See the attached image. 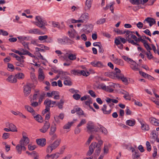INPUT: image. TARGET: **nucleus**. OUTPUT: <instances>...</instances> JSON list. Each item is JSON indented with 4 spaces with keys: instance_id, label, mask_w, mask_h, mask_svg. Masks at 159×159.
Returning <instances> with one entry per match:
<instances>
[{
    "instance_id": "nucleus-42",
    "label": "nucleus",
    "mask_w": 159,
    "mask_h": 159,
    "mask_svg": "<svg viewBox=\"0 0 159 159\" xmlns=\"http://www.w3.org/2000/svg\"><path fill=\"white\" fill-rule=\"evenodd\" d=\"M20 56L21 55H26L27 54L28 51L26 49H24L22 48L20 49Z\"/></svg>"
},
{
    "instance_id": "nucleus-20",
    "label": "nucleus",
    "mask_w": 159,
    "mask_h": 159,
    "mask_svg": "<svg viewBox=\"0 0 159 159\" xmlns=\"http://www.w3.org/2000/svg\"><path fill=\"white\" fill-rule=\"evenodd\" d=\"M8 127L11 131L12 132H17V128L16 126L12 123H8Z\"/></svg>"
},
{
    "instance_id": "nucleus-44",
    "label": "nucleus",
    "mask_w": 159,
    "mask_h": 159,
    "mask_svg": "<svg viewBox=\"0 0 159 159\" xmlns=\"http://www.w3.org/2000/svg\"><path fill=\"white\" fill-rule=\"evenodd\" d=\"M32 155H33L34 159H38L39 158V155L35 151H33L32 152Z\"/></svg>"
},
{
    "instance_id": "nucleus-41",
    "label": "nucleus",
    "mask_w": 159,
    "mask_h": 159,
    "mask_svg": "<svg viewBox=\"0 0 159 159\" xmlns=\"http://www.w3.org/2000/svg\"><path fill=\"white\" fill-rule=\"evenodd\" d=\"M123 94H124V97L126 99H128L129 100H130V98L128 93L125 92V93H123Z\"/></svg>"
},
{
    "instance_id": "nucleus-48",
    "label": "nucleus",
    "mask_w": 159,
    "mask_h": 159,
    "mask_svg": "<svg viewBox=\"0 0 159 159\" xmlns=\"http://www.w3.org/2000/svg\"><path fill=\"white\" fill-rule=\"evenodd\" d=\"M10 136V134L7 133H4L3 134L2 136V138L4 139H6L8 138Z\"/></svg>"
},
{
    "instance_id": "nucleus-14",
    "label": "nucleus",
    "mask_w": 159,
    "mask_h": 159,
    "mask_svg": "<svg viewBox=\"0 0 159 159\" xmlns=\"http://www.w3.org/2000/svg\"><path fill=\"white\" fill-rule=\"evenodd\" d=\"M130 64L131 65V68L134 71H137L139 70V69L138 67V64H137L134 61H131Z\"/></svg>"
},
{
    "instance_id": "nucleus-45",
    "label": "nucleus",
    "mask_w": 159,
    "mask_h": 159,
    "mask_svg": "<svg viewBox=\"0 0 159 159\" xmlns=\"http://www.w3.org/2000/svg\"><path fill=\"white\" fill-rule=\"evenodd\" d=\"M8 68L9 70L11 71H13L15 69V68L13 65L10 63H8Z\"/></svg>"
},
{
    "instance_id": "nucleus-18",
    "label": "nucleus",
    "mask_w": 159,
    "mask_h": 159,
    "mask_svg": "<svg viewBox=\"0 0 159 159\" xmlns=\"http://www.w3.org/2000/svg\"><path fill=\"white\" fill-rule=\"evenodd\" d=\"M150 122L153 125L155 126H159V120H157L153 117H151L149 118Z\"/></svg>"
},
{
    "instance_id": "nucleus-26",
    "label": "nucleus",
    "mask_w": 159,
    "mask_h": 159,
    "mask_svg": "<svg viewBox=\"0 0 159 159\" xmlns=\"http://www.w3.org/2000/svg\"><path fill=\"white\" fill-rule=\"evenodd\" d=\"M91 6V2L90 0H87L85 2V10L86 11L89 10Z\"/></svg>"
},
{
    "instance_id": "nucleus-9",
    "label": "nucleus",
    "mask_w": 159,
    "mask_h": 159,
    "mask_svg": "<svg viewBox=\"0 0 159 159\" xmlns=\"http://www.w3.org/2000/svg\"><path fill=\"white\" fill-rule=\"evenodd\" d=\"M50 126V124L48 121H46L44 126L43 127L39 129L40 131L43 133H46L49 128Z\"/></svg>"
},
{
    "instance_id": "nucleus-62",
    "label": "nucleus",
    "mask_w": 159,
    "mask_h": 159,
    "mask_svg": "<svg viewBox=\"0 0 159 159\" xmlns=\"http://www.w3.org/2000/svg\"><path fill=\"white\" fill-rule=\"evenodd\" d=\"M157 149L156 147H154V152L152 154V156L153 157H155L157 155Z\"/></svg>"
},
{
    "instance_id": "nucleus-13",
    "label": "nucleus",
    "mask_w": 159,
    "mask_h": 159,
    "mask_svg": "<svg viewBox=\"0 0 159 159\" xmlns=\"http://www.w3.org/2000/svg\"><path fill=\"white\" fill-rule=\"evenodd\" d=\"M92 65L94 67H103L104 66V65L102 62L99 61H94L91 63Z\"/></svg>"
},
{
    "instance_id": "nucleus-29",
    "label": "nucleus",
    "mask_w": 159,
    "mask_h": 159,
    "mask_svg": "<svg viewBox=\"0 0 159 159\" xmlns=\"http://www.w3.org/2000/svg\"><path fill=\"white\" fill-rule=\"evenodd\" d=\"M16 79L21 80L23 79L25 77L24 75L22 73H18L15 75Z\"/></svg>"
},
{
    "instance_id": "nucleus-52",
    "label": "nucleus",
    "mask_w": 159,
    "mask_h": 159,
    "mask_svg": "<svg viewBox=\"0 0 159 159\" xmlns=\"http://www.w3.org/2000/svg\"><path fill=\"white\" fill-rule=\"evenodd\" d=\"M45 93H43L42 94H41L40 97L39 98V102L40 104L42 101L43 99L44 98L45 96Z\"/></svg>"
},
{
    "instance_id": "nucleus-53",
    "label": "nucleus",
    "mask_w": 159,
    "mask_h": 159,
    "mask_svg": "<svg viewBox=\"0 0 159 159\" xmlns=\"http://www.w3.org/2000/svg\"><path fill=\"white\" fill-rule=\"evenodd\" d=\"M146 54L147 55L148 58L149 59H151L153 57L150 51H148V52H146Z\"/></svg>"
},
{
    "instance_id": "nucleus-59",
    "label": "nucleus",
    "mask_w": 159,
    "mask_h": 159,
    "mask_svg": "<svg viewBox=\"0 0 159 159\" xmlns=\"http://www.w3.org/2000/svg\"><path fill=\"white\" fill-rule=\"evenodd\" d=\"M30 102H31V105L33 107H35L38 105V102H34L32 99L31 100Z\"/></svg>"
},
{
    "instance_id": "nucleus-21",
    "label": "nucleus",
    "mask_w": 159,
    "mask_h": 159,
    "mask_svg": "<svg viewBox=\"0 0 159 159\" xmlns=\"http://www.w3.org/2000/svg\"><path fill=\"white\" fill-rule=\"evenodd\" d=\"M140 124L141 125V128L142 130L146 131L149 130V126L147 124L145 123H144L142 122H141Z\"/></svg>"
},
{
    "instance_id": "nucleus-40",
    "label": "nucleus",
    "mask_w": 159,
    "mask_h": 159,
    "mask_svg": "<svg viewBox=\"0 0 159 159\" xmlns=\"http://www.w3.org/2000/svg\"><path fill=\"white\" fill-rule=\"evenodd\" d=\"M89 75V73L88 71H86L85 70H80V75H83L86 76H87Z\"/></svg>"
},
{
    "instance_id": "nucleus-32",
    "label": "nucleus",
    "mask_w": 159,
    "mask_h": 159,
    "mask_svg": "<svg viewBox=\"0 0 159 159\" xmlns=\"http://www.w3.org/2000/svg\"><path fill=\"white\" fill-rule=\"evenodd\" d=\"M60 154L58 152H56L51 155V158L52 159H57L60 157Z\"/></svg>"
},
{
    "instance_id": "nucleus-10",
    "label": "nucleus",
    "mask_w": 159,
    "mask_h": 159,
    "mask_svg": "<svg viewBox=\"0 0 159 159\" xmlns=\"http://www.w3.org/2000/svg\"><path fill=\"white\" fill-rule=\"evenodd\" d=\"M16 149L18 153L20 154L21 153L22 150L25 151L26 150V148L25 146L19 143V144L16 145Z\"/></svg>"
},
{
    "instance_id": "nucleus-34",
    "label": "nucleus",
    "mask_w": 159,
    "mask_h": 159,
    "mask_svg": "<svg viewBox=\"0 0 159 159\" xmlns=\"http://www.w3.org/2000/svg\"><path fill=\"white\" fill-rule=\"evenodd\" d=\"M118 78L121 80L125 84L127 85L128 84V80L127 78L126 77H125L123 75Z\"/></svg>"
},
{
    "instance_id": "nucleus-4",
    "label": "nucleus",
    "mask_w": 159,
    "mask_h": 159,
    "mask_svg": "<svg viewBox=\"0 0 159 159\" xmlns=\"http://www.w3.org/2000/svg\"><path fill=\"white\" fill-rule=\"evenodd\" d=\"M89 19V15L88 13H84L81 14L80 17V23H86Z\"/></svg>"
},
{
    "instance_id": "nucleus-51",
    "label": "nucleus",
    "mask_w": 159,
    "mask_h": 159,
    "mask_svg": "<svg viewBox=\"0 0 159 159\" xmlns=\"http://www.w3.org/2000/svg\"><path fill=\"white\" fill-rule=\"evenodd\" d=\"M80 95L77 93L73 95V98L76 100H79L80 98Z\"/></svg>"
},
{
    "instance_id": "nucleus-7",
    "label": "nucleus",
    "mask_w": 159,
    "mask_h": 159,
    "mask_svg": "<svg viewBox=\"0 0 159 159\" xmlns=\"http://www.w3.org/2000/svg\"><path fill=\"white\" fill-rule=\"evenodd\" d=\"M96 145V142H93L89 146V150L86 154L87 156H90L93 153L94 149L95 148Z\"/></svg>"
},
{
    "instance_id": "nucleus-54",
    "label": "nucleus",
    "mask_w": 159,
    "mask_h": 159,
    "mask_svg": "<svg viewBox=\"0 0 159 159\" xmlns=\"http://www.w3.org/2000/svg\"><path fill=\"white\" fill-rule=\"evenodd\" d=\"M36 147L35 145H32L31 144H29L28 145V148L30 151H32L34 150Z\"/></svg>"
},
{
    "instance_id": "nucleus-38",
    "label": "nucleus",
    "mask_w": 159,
    "mask_h": 159,
    "mask_svg": "<svg viewBox=\"0 0 159 159\" xmlns=\"http://www.w3.org/2000/svg\"><path fill=\"white\" fill-rule=\"evenodd\" d=\"M132 38L134 39L136 41H138V38L134 35L133 34H130L127 36L128 39H131Z\"/></svg>"
},
{
    "instance_id": "nucleus-64",
    "label": "nucleus",
    "mask_w": 159,
    "mask_h": 159,
    "mask_svg": "<svg viewBox=\"0 0 159 159\" xmlns=\"http://www.w3.org/2000/svg\"><path fill=\"white\" fill-rule=\"evenodd\" d=\"M105 91L109 92H111L113 91V89H112L110 88L108 86H106Z\"/></svg>"
},
{
    "instance_id": "nucleus-46",
    "label": "nucleus",
    "mask_w": 159,
    "mask_h": 159,
    "mask_svg": "<svg viewBox=\"0 0 159 159\" xmlns=\"http://www.w3.org/2000/svg\"><path fill=\"white\" fill-rule=\"evenodd\" d=\"M48 36L45 35L44 36H40L39 37V39L40 41H43L48 39Z\"/></svg>"
},
{
    "instance_id": "nucleus-17",
    "label": "nucleus",
    "mask_w": 159,
    "mask_h": 159,
    "mask_svg": "<svg viewBox=\"0 0 159 159\" xmlns=\"http://www.w3.org/2000/svg\"><path fill=\"white\" fill-rule=\"evenodd\" d=\"M45 77L43 71L42 69H39V75L38 79L40 81H43Z\"/></svg>"
},
{
    "instance_id": "nucleus-11",
    "label": "nucleus",
    "mask_w": 159,
    "mask_h": 159,
    "mask_svg": "<svg viewBox=\"0 0 159 159\" xmlns=\"http://www.w3.org/2000/svg\"><path fill=\"white\" fill-rule=\"evenodd\" d=\"M6 80L11 83H16L17 82V79H16L15 76L11 75L9 76L6 79Z\"/></svg>"
},
{
    "instance_id": "nucleus-3",
    "label": "nucleus",
    "mask_w": 159,
    "mask_h": 159,
    "mask_svg": "<svg viewBox=\"0 0 159 159\" xmlns=\"http://www.w3.org/2000/svg\"><path fill=\"white\" fill-rule=\"evenodd\" d=\"M22 138L20 140L19 143L24 146H26L29 142V139L26 136V133L25 132H22Z\"/></svg>"
},
{
    "instance_id": "nucleus-35",
    "label": "nucleus",
    "mask_w": 159,
    "mask_h": 159,
    "mask_svg": "<svg viewBox=\"0 0 159 159\" xmlns=\"http://www.w3.org/2000/svg\"><path fill=\"white\" fill-rule=\"evenodd\" d=\"M73 121L70 122H68L67 124L64 126L63 128L64 129H69L70 128L72 125L74 123Z\"/></svg>"
},
{
    "instance_id": "nucleus-58",
    "label": "nucleus",
    "mask_w": 159,
    "mask_h": 159,
    "mask_svg": "<svg viewBox=\"0 0 159 159\" xmlns=\"http://www.w3.org/2000/svg\"><path fill=\"white\" fill-rule=\"evenodd\" d=\"M77 113L79 115H83L84 114L83 111L80 108H77Z\"/></svg>"
},
{
    "instance_id": "nucleus-56",
    "label": "nucleus",
    "mask_w": 159,
    "mask_h": 159,
    "mask_svg": "<svg viewBox=\"0 0 159 159\" xmlns=\"http://www.w3.org/2000/svg\"><path fill=\"white\" fill-rule=\"evenodd\" d=\"M106 86L104 84H100L98 86V88L99 89H102L104 90H105Z\"/></svg>"
},
{
    "instance_id": "nucleus-61",
    "label": "nucleus",
    "mask_w": 159,
    "mask_h": 159,
    "mask_svg": "<svg viewBox=\"0 0 159 159\" xmlns=\"http://www.w3.org/2000/svg\"><path fill=\"white\" fill-rule=\"evenodd\" d=\"M24 62H21L20 61L17 62L16 63V66H20L21 67H23L25 66L24 64H23Z\"/></svg>"
},
{
    "instance_id": "nucleus-57",
    "label": "nucleus",
    "mask_w": 159,
    "mask_h": 159,
    "mask_svg": "<svg viewBox=\"0 0 159 159\" xmlns=\"http://www.w3.org/2000/svg\"><path fill=\"white\" fill-rule=\"evenodd\" d=\"M116 32L118 34H123L125 33V30L123 31L118 29L116 31Z\"/></svg>"
},
{
    "instance_id": "nucleus-2",
    "label": "nucleus",
    "mask_w": 159,
    "mask_h": 159,
    "mask_svg": "<svg viewBox=\"0 0 159 159\" xmlns=\"http://www.w3.org/2000/svg\"><path fill=\"white\" fill-rule=\"evenodd\" d=\"M60 142L61 139H57L52 143L50 144L47 148V152L49 153H51L53 150L56 149L59 146Z\"/></svg>"
},
{
    "instance_id": "nucleus-25",
    "label": "nucleus",
    "mask_w": 159,
    "mask_h": 159,
    "mask_svg": "<svg viewBox=\"0 0 159 159\" xmlns=\"http://www.w3.org/2000/svg\"><path fill=\"white\" fill-rule=\"evenodd\" d=\"M114 61L116 64L121 66H123L124 65L123 61L121 59L114 58Z\"/></svg>"
},
{
    "instance_id": "nucleus-63",
    "label": "nucleus",
    "mask_w": 159,
    "mask_h": 159,
    "mask_svg": "<svg viewBox=\"0 0 159 159\" xmlns=\"http://www.w3.org/2000/svg\"><path fill=\"white\" fill-rule=\"evenodd\" d=\"M89 93L92 97L95 98L96 96L95 93L92 90H89Z\"/></svg>"
},
{
    "instance_id": "nucleus-47",
    "label": "nucleus",
    "mask_w": 159,
    "mask_h": 159,
    "mask_svg": "<svg viewBox=\"0 0 159 159\" xmlns=\"http://www.w3.org/2000/svg\"><path fill=\"white\" fill-rule=\"evenodd\" d=\"M105 18H102L100 19L97 21V24H103L105 22Z\"/></svg>"
},
{
    "instance_id": "nucleus-49",
    "label": "nucleus",
    "mask_w": 159,
    "mask_h": 159,
    "mask_svg": "<svg viewBox=\"0 0 159 159\" xmlns=\"http://www.w3.org/2000/svg\"><path fill=\"white\" fill-rule=\"evenodd\" d=\"M122 58L126 61H127V62H129V63L131 61H132L133 60L131 59V58H128V57L125 56H122Z\"/></svg>"
},
{
    "instance_id": "nucleus-28",
    "label": "nucleus",
    "mask_w": 159,
    "mask_h": 159,
    "mask_svg": "<svg viewBox=\"0 0 159 159\" xmlns=\"http://www.w3.org/2000/svg\"><path fill=\"white\" fill-rule=\"evenodd\" d=\"M126 124L129 126H133L134 125L135 123V121L134 120H128L126 122Z\"/></svg>"
},
{
    "instance_id": "nucleus-31",
    "label": "nucleus",
    "mask_w": 159,
    "mask_h": 159,
    "mask_svg": "<svg viewBox=\"0 0 159 159\" xmlns=\"http://www.w3.org/2000/svg\"><path fill=\"white\" fill-rule=\"evenodd\" d=\"M64 102V101L63 99H61L59 102H57L56 104V106H58L59 109H61L63 108V105Z\"/></svg>"
},
{
    "instance_id": "nucleus-16",
    "label": "nucleus",
    "mask_w": 159,
    "mask_h": 159,
    "mask_svg": "<svg viewBox=\"0 0 159 159\" xmlns=\"http://www.w3.org/2000/svg\"><path fill=\"white\" fill-rule=\"evenodd\" d=\"M146 21L148 23H149L150 26H152L154 24H155L156 22L155 20L152 18L148 17L146 18L144 21Z\"/></svg>"
},
{
    "instance_id": "nucleus-37",
    "label": "nucleus",
    "mask_w": 159,
    "mask_h": 159,
    "mask_svg": "<svg viewBox=\"0 0 159 159\" xmlns=\"http://www.w3.org/2000/svg\"><path fill=\"white\" fill-rule=\"evenodd\" d=\"M25 108L27 111L30 113L34 112V110L31 107L28 105L25 106Z\"/></svg>"
},
{
    "instance_id": "nucleus-6",
    "label": "nucleus",
    "mask_w": 159,
    "mask_h": 159,
    "mask_svg": "<svg viewBox=\"0 0 159 159\" xmlns=\"http://www.w3.org/2000/svg\"><path fill=\"white\" fill-rule=\"evenodd\" d=\"M70 37L71 38H76V40H79L80 39V37L78 35L77 33L74 29H70L68 32Z\"/></svg>"
},
{
    "instance_id": "nucleus-30",
    "label": "nucleus",
    "mask_w": 159,
    "mask_h": 159,
    "mask_svg": "<svg viewBox=\"0 0 159 159\" xmlns=\"http://www.w3.org/2000/svg\"><path fill=\"white\" fill-rule=\"evenodd\" d=\"M114 70L115 71V75L117 78H118L122 75V74H121L120 70L117 68H115Z\"/></svg>"
},
{
    "instance_id": "nucleus-36",
    "label": "nucleus",
    "mask_w": 159,
    "mask_h": 159,
    "mask_svg": "<svg viewBox=\"0 0 159 159\" xmlns=\"http://www.w3.org/2000/svg\"><path fill=\"white\" fill-rule=\"evenodd\" d=\"M64 84L66 85L70 86L72 84V82L70 78L65 80L64 82Z\"/></svg>"
},
{
    "instance_id": "nucleus-22",
    "label": "nucleus",
    "mask_w": 159,
    "mask_h": 159,
    "mask_svg": "<svg viewBox=\"0 0 159 159\" xmlns=\"http://www.w3.org/2000/svg\"><path fill=\"white\" fill-rule=\"evenodd\" d=\"M44 104L46 105V107L49 108L50 107H53L52 102V100L49 99H46L44 102Z\"/></svg>"
},
{
    "instance_id": "nucleus-33",
    "label": "nucleus",
    "mask_w": 159,
    "mask_h": 159,
    "mask_svg": "<svg viewBox=\"0 0 159 159\" xmlns=\"http://www.w3.org/2000/svg\"><path fill=\"white\" fill-rule=\"evenodd\" d=\"M130 2L134 5H139L142 3V1L141 0H130Z\"/></svg>"
},
{
    "instance_id": "nucleus-50",
    "label": "nucleus",
    "mask_w": 159,
    "mask_h": 159,
    "mask_svg": "<svg viewBox=\"0 0 159 159\" xmlns=\"http://www.w3.org/2000/svg\"><path fill=\"white\" fill-rule=\"evenodd\" d=\"M146 145L148 151L149 152L151 151V147L150 143L148 141L146 142Z\"/></svg>"
},
{
    "instance_id": "nucleus-5",
    "label": "nucleus",
    "mask_w": 159,
    "mask_h": 159,
    "mask_svg": "<svg viewBox=\"0 0 159 159\" xmlns=\"http://www.w3.org/2000/svg\"><path fill=\"white\" fill-rule=\"evenodd\" d=\"M31 84L30 83H27L26 85L24 86V92L25 96H27L30 93L31 91Z\"/></svg>"
},
{
    "instance_id": "nucleus-27",
    "label": "nucleus",
    "mask_w": 159,
    "mask_h": 159,
    "mask_svg": "<svg viewBox=\"0 0 159 159\" xmlns=\"http://www.w3.org/2000/svg\"><path fill=\"white\" fill-rule=\"evenodd\" d=\"M34 119L38 122L42 123L43 121V120L41 116L39 115L38 114L34 117Z\"/></svg>"
},
{
    "instance_id": "nucleus-12",
    "label": "nucleus",
    "mask_w": 159,
    "mask_h": 159,
    "mask_svg": "<svg viewBox=\"0 0 159 159\" xmlns=\"http://www.w3.org/2000/svg\"><path fill=\"white\" fill-rule=\"evenodd\" d=\"M102 110L104 114L106 115H109L111 113V109L108 108L106 105H103V107L102 108Z\"/></svg>"
},
{
    "instance_id": "nucleus-1",
    "label": "nucleus",
    "mask_w": 159,
    "mask_h": 159,
    "mask_svg": "<svg viewBox=\"0 0 159 159\" xmlns=\"http://www.w3.org/2000/svg\"><path fill=\"white\" fill-rule=\"evenodd\" d=\"M35 19L37 21L34 22V23L43 30H45L46 28L45 25L46 24V22L45 20H43L40 16H36Z\"/></svg>"
},
{
    "instance_id": "nucleus-39",
    "label": "nucleus",
    "mask_w": 159,
    "mask_h": 159,
    "mask_svg": "<svg viewBox=\"0 0 159 159\" xmlns=\"http://www.w3.org/2000/svg\"><path fill=\"white\" fill-rule=\"evenodd\" d=\"M54 93L53 94V95L54 96L53 98L56 100L59 99L60 98V96L59 93L57 91H53Z\"/></svg>"
},
{
    "instance_id": "nucleus-43",
    "label": "nucleus",
    "mask_w": 159,
    "mask_h": 159,
    "mask_svg": "<svg viewBox=\"0 0 159 159\" xmlns=\"http://www.w3.org/2000/svg\"><path fill=\"white\" fill-rule=\"evenodd\" d=\"M86 120L84 119H82L78 125L77 126V128H79V127L81 126L82 125L86 123Z\"/></svg>"
},
{
    "instance_id": "nucleus-55",
    "label": "nucleus",
    "mask_w": 159,
    "mask_h": 159,
    "mask_svg": "<svg viewBox=\"0 0 159 159\" xmlns=\"http://www.w3.org/2000/svg\"><path fill=\"white\" fill-rule=\"evenodd\" d=\"M102 144H103L102 141L100 140L98 141V143L97 144L96 143L95 147L101 148V146L102 145Z\"/></svg>"
},
{
    "instance_id": "nucleus-19",
    "label": "nucleus",
    "mask_w": 159,
    "mask_h": 159,
    "mask_svg": "<svg viewBox=\"0 0 159 159\" xmlns=\"http://www.w3.org/2000/svg\"><path fill=\"white\" fill-rule=\"evenodd\" d=\"M37 144L41 146H45L46 144V141L45 139H39L37 140Z\"/></svg>"
},
{
    "instance_id": "nucleus-8",
    "label": "nucleus",
    "mask_w": 159,
    "mask_h": 159,
    "mask_svg": "<svg viewBox=\"0 0 159 159\" xmlns=\"http://www.w3.org/2000/svg\"><path fill=\"white\" fill-rule=\"evenodd\" d=\"M87 131L89 133H91L94 130V125L91 122H89L87 124Z\"/></svg>"
},
{
    "instance_id": "nucleus-60",
    "label": "nucleus",
    "mask_w": 159,
    "mask_h": 159,
    "mask_svg": "<svg viewBox=\"0 0 159 159\" xmlns=\"http://www.w3.org/2000/svg\"><path fill=\"white\" fill-rule=\"evenodd\" d=\"M2 34L3 36H7L8 35L7 32L2 30H0V35Z\"/></svg>"
},
{
    "instance_id": "nucleus-24",
    "label": "nucleus",
    "mask_w": 159,
    "mask_h": 159,
    "mask_svg": "<svg viewBox=\"0 0 159 159\" xmlns=\"http://www.w3.org/2000/svg\"><path fill=\"white\" fill-rule=\"evenodd\" d=\"M68 58L70 60L73 61L75 60L76 58V55L75 54H73L71 53H67L66 54Z\"/></svg>"
},
{
    "instance_id": "nucleus-15",
    "label": "nucleus",
    "mask_w": 159,
    "mask_h": 159,
    "mask_svg": "<svg viewBox=\"0 0 159 159\" xmlns=\"http://www.w3.org/2000/svg\"><path fill=\"white\" fill-rule=\"evenodd\" d=\"M29 32L31 34H42L43 33H42L39 30L37 29H31L29 30Z\"/></svg>"
},
{
    "instance_id": "nucleus-23",
    "label": "nucleus",
    "mask_w": 159,
    "mask_h": 159,
    "mask_svg": "<svg viewBox=\"0 0 159 159\" xmlns=\"http://www.w3.org/2000/svg\"><path fill=\"white\" fill-rule=\"evenodd\" d=\"M56 125L55 123H54V125L51 126L49 132V134L50 135H52L54 134L56 130Z\"/></svg>"
}]
</instances>
